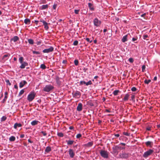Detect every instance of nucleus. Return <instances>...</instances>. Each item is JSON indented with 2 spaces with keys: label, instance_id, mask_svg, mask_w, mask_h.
Returning a JSON list of instances; mask_svg holds the SVG:
<instances>
[{
  "label": "nucleus",
  "instance_id": "obj_31",
  "mask_svg": "<svg viewBox=\"0 0 160 160\" xmlns=\"http://www.w3.org/2000/svg\"><path fill=\"white\" fill-rule=\"evenodd\" d=\"M7 118V117L6 116H2L1 119V122H3L5 121Z\"/></svg>",
  "mask_w": 160,
  "mask_h": 160
},
{
  "label": "nucleus",
  "instance_id": "obj_20",
  "mask_svg": "<svg viewBox=\"0 0 160 160\" xmlns=\"http://www.w3.org/2000/svg\"><path fill=\"white\" fill-rule=\"evenodd\" d=\"M22 126V125L21 123H16L14 124V128L15 129H16L17 127H21Z\"/></svg>",
  "mask_w": 160,
  "mask_h": 160
},
{
  "label": "nucleus",
  "instance_id": "obj_18",
  "mask_svg": "<svg viewBox=\"0 0 160 160\" xmlns=\"http://www.w3.org/2000/svg\"><path fill=\"white\" fill-rule=\"evenodd\" d=\"M40 8V9L41 10L45 9L48 8V4L42 5L41 6Z\"/></svg>",
  "mask_w": 160,
  "mask_h": 160
},
{
  "label": "nucleus",
  "instance_id": "obj_30",
  "mask_svg": "<svg viewBox=\"0 0 160 160\" xmlns=\"http://www.w3.org/2000/svg\"><path fill=\"white\" fill-rule=\"evenodd\" d=\"M19 39L18 37V36H15L12 39V40L14 42H16Z\"/></svg>",
  "mask_w": 160,
  "mask_h": 160
},
{
  "label": "nucleus",
  "instance_id": "obj_19",
  "mask_svg": "<svg viewBox=\"0 0 160 160\" xmlns=\"http://www.w3.org/2000/svg\"><path fill=\"white\" fill-rule=\"evenodd\" d=\"M66 142H67L68 145H72L73 144L74 141L72 140H66Z\"/></svg>",
  "mask_w": 160,
  "mask_h": 160
},
{
  "label": "nucleus",
  "instance_id": "obj_4",
  "mask_svg": "<svg viewBox=\"0 0 160 160\" xmlns=\"http://www.w3.org/2000/svg\"><path fill=\"white\" fill-rule=\"evenodd\" d=\"M129 155V154L128 153L122 152V153L119 154V158L122 159H127L128 158Z\"/></svg>",
  "mask_w": 160,
  "mask_h": 160
},
{
  "label": "nucleus",
  "instance_id": "obj_42",
  "mask_svg": "<svg viewBox=\"0 0 160 160\" xmlns=\"http://www.w3.org/2000/svg\"><path fill=\"white\" fill-rule=\"evenodd\" d=\"M81 137H82V135L80 133H79V134H77V135H76V137L78 139V138H81Z\"/></svg>",
  "mask_w": 160,
  "mask_h": 160
},
{
  "label": "nucleus",
  "instance_id": "obj_40",
  "mask_svg": "<svg viewBox=\"0 0 160 160\" xmlns=\"http://www.w3.org/2000/svg\"><path fill=\"white\" fill-rule=\"evenodd\" d=\"M85 40L89 43H91L92 42V40H90V39L88 38H86Z\"/></svg>",
  "mask_w": 160,
  "mask_h": 160
},
{
  "label": "nucleus",
  "instance_id": "obj_6",
  "mask_svg": "<svg viewBox=\"0 0 160 160\" xmlns=\"http://www.w3.org/2000/svg\"><path fill=\"white\" fill-rule=\"evenodd\" d=\"M72 94L73 98L78 99L79 98L81 95L80 92L78 91L73 92Z\"/></svg>",
  "mask_w": 160,
  "mask_h": 160
},
{
  "label": "nucleus",
  "instance_id": "obj_36",
  "mask_svg": "<svg viewBox=\"0 0 160 160\" xmlns=\"http://www.w3.org/2000/svg\"><path fill=\"white\" fill-rule=\"evenodd\" d=\"M79 62L78 60L76 59L74 61V63L75 66H78V64Z\"/></svg>",
  "mask_w": 160,
  "mask_h": 160
},
{
  "label": "nucleus",
  "instance_id": "obj_55",
  "mask_svg": "<svg viewBox=\"0 0 160 160\" xmlns=\"http://www.w3.org/2000/svg\"><path fill=\"white\" fill-rule=\"evenodd\" d=\"M148 37V35H144L143 36V38L144 39H146Z\"/></svg>",
  "mask_w": 160,
  "mask_h": 160
},
{
  "label": "nucleus",
  "instance_id": "obj_10",
  "mask_svg": "<svg viewBox=\"0 0 160 160\" xmlns=\"http://www.w3.org/2000/svg\"><path fill=\"white\" fill-rule=\"evenodd\" d=\"M40 21L42 22L43 25H44V28L46 30H48V29L49 27L48 26V23L43 20H41Z\"/></svg>",
  "mask_w": 160,
  "mask_h": 160
},
{
  "label": "nucleus",
  "instance_id": "obj_46",
  "mask_svg": "<svg viewBox=\"0 0 160 160\" xmlns=\"http://www.w3.org/2000/svg\"><path fill=\"white\" fill-rule=\"evenodd\" d=\"M41 42H42V41L41 40H40L38 41L37 42H36V44L38 45H40L41 44Z\"/></svg>",
  "mask_w": 160,
  "mask_h": 160
},
{
  "label": "nucleus",
  "instance_id": "obj_8",
  "mask_svg": "<svg viewBox=\"0 0 160 160\" xmlns=\"http://www.w3.org/2000/svg\"><path fill=\"white\" fill-rule=\"evenodd\" d=\"M93 23L94 26L96 27H99L101 24V22L97 18H95L94 19Z\"/></svg>",
  "mask_w": 160,
  "mask_h": 160
},
{
  "label": "nucleus",
  "instance_id": "obj_43",
  "mask_svg": "<svg viewBox=\"0 0 160 160\" xmlns=\"http://www.w3.org/2000/svg\"><path fill=\"white\" fill-rule=\"evenodd\" d=\"M32 52L33 54H40V52H39L33 50H32Z\"/></svg>",
  "mask_w": 160,
  "mask_h": 160
},
{
  "label": "nucleus",
  "instance_id": "obj_2",
  "mask_svg": "<svg viewBox=\"0 0 160 160\" xmlns=\"http://www.w3.org/2000/svg\"><path fill=\"white\" fill-rule=\"evenodd\" d=\"M36 93L34 92H31L30 94L28 95L27 97V100L29 102L32 101L34 98Z\"/></svg>",
  "mask_w": 160,
  "mask_h": 160
},
{
  "label": "nucleus",
  "instance_id": "obj_28",
  "mask_svg": "<svg viewBox=\"0 0 160 160\" xmlns=\"http://www.w3.org/2000/svg\"><path fill=\"white\" fill-rule=\"evenodd\" d=\"M120 92L119 90H115L114 91L112 92V94L114 96H117L118 95V93H120Z\"/></svg>",
  "mask_w": 160,
  "mask_h": 160
},
{
  "label": "nucleus",
  "instance_id": "obj_62",
  "mask_svg": "<svg viewBox=\"0 0 160 160\" xmlns=\"http://www.w3.org/2000/svg\"><path fill=\"white\" fill-rule=\"evenodd\" d=\"M24 137V135L23 134H21L20 136V138H23Z\"/></svg>",
  "mask_w": 160,
  "mask_h": 160
},
{
  "label": "nucleus",
  "instance_id": "obj_26",
  "mask_svg": "<svg viewBox=\"0 0 160 160\" xmlns=\"http://www.w3.org/2000/svg\"><path fill=\"white\" fill-rule=\"evenodd\" d=\"M51 151V149L50 147L48 146L45 149V152H48Z\"/></svg>",
  "mask_w": 160,
  "mask_h": 160
},
{
  "label": "nucleus",
  "instance_id": "obj_29",
  "mask_svg": "<svg viewBox=\"0 0 160 160\" xmlns=\"http://www.w3.org/2000/svg\"><path fill=\"white\" fill-rule=\"evenodd\" d=\"M28 43L30 44L33 45L34 43L33 40L32 39H28Z\"/></svg>",
  "mask_w": 160,
  "mask_h": 160
},
{
  "label": "nucleus",
  "instance_id": "obj_48",
  "mask_svg": "<svg viewBox=\"0 0 160 160\" xmlns=\"http://www.w3.org/2000/svg\"><path fill=\"white\" fill-rule=\"evenodd\" d=\"M128 61L131 63H132L134 60L132 58H130L128 59Z\"/></svg>",
  "mask_w": 160,
  "mask_h": 160
},
{
  "label": "nucleus",
  "instance_id": "obj_3",
  "mask_svg": "<svg viewBox=\"0 0 160 160\" xmlns=\"http://www.w3.org/2000/svg\"><path fill=\"white\" fill-rule=\"evenodd\" d=\"M153 152V150L151 149H149L144 152L142 155V156L145 158H147L149 156L151 155Z\"/></svg>",
  "mask_w": 160,
  "mask_h": 160
},
{
  "label": "nucleus",
  "instance_id": "obj_60",
  "mask_svg": "<svg viewBox=\"0 0 160 160\" xmlns=\"http://www.w3.org/2000/svg\"><path fill=\"white\" fill-rule=\"evenodd\" d=\"M114 136H115L117 137H118L120 135L119 134H115L114 135Z\"/></svg>",
  "mask_w": 160,
  "mask_h": 160
},
{
  "label": "nucleus",
  "instance_id": "obj_61",
  "mask_svg": "<svg viewBox=\"0 0 160 160\" xmlns=\"http://www.w3.org/2000/svg\"><path fill=\"white\" fill-rule=\"evenodd\" d=\"M14 88H15L18 89V86L17 85H16V84L14 86Z\"/></svg>",
  "mask_w": 160,
  "mask_h": 160
},
{
  "label": "nucleus",
  "instance_id": "obj_14",
  "mask_svg": "<svg viewBox=\"0 0 160 160\" xmlns=\"http://www.w3.org/2000/svg\"><path fill=\"white\" fill-rule=\"evenodd\" d=\"M145 144L147 146L149 147L150 148L152 147L153 145V142L150 141L146 142Z\"/></svg>",
  "mask_w": 160,
  "mask_h": 160
},
{
  "label": "nucleus",
  "instance_id": "obj_57",
  "mask_svg": "<svg viewBox=\"0 0 160 160\" xmlns=\"http://www.w3.org/2000/svg\"><path fill=\"white\" fill-rule=\"evenodd\" d=\"M113 152L114 153H116L117 154L118 153V152L117 150H113Z\"/></svg>",
  "mask_w": 160,
  "mask_h": 160
},
{
  "label": "nucleus",
  "instance_id": "obj_12",
  "mask_svg": "<svg viewBox=\"0 0 160 160\" xmlns=\"http://www.w3.org/2000/svg\"><path fill=\"white\" fill-rule=\"evenodd\" d=\"M82 103H79L78 104L77 108V111L80 112L82 110Z\"/></svg>",
  "mask_w": 160,
  "mask_h": 160
},
{
  "label": "nucleus",
  "instance_id": "obj_13",
  "mask_svg": "<svg viewBox=\"0 0 160 160\" xmlns=\"http://www.w3.org/2000/svg\"><path fill=\"white\" fill-rule=\"evenodd\" d=\"M10 56V54L9 53L5 54L3 55L2 58V60L5 62L7 60H8L9 57Z\"/></svg>",
  "mask_w": 160,
  "mask_h": 160
},
{
  "label": "nucleus",
  "instance_id": "obj_17",
  "mask_svg": "<svg viewBox=\"0 0 160 160\" xmlns=\"http://www.w3.org/2000/svg\"><path fill=\"white\" fill-rule=\"evenodd\" d=\"M128 35H126L125 36H124L122 39V41L123 42H125L127 41L128 40Z\"/></svg>",
  "mask_w": 160,
  "mask_h": 160
},
{
  "label": "nucleus",
  "instance_id": "obj_35",
  "mask_svg": "<svg viewBox=\"0 0 160 160\" xmlns=\"http://www.w3.org/2000/svg\"><path fill=\"white\" fill-rule=\"evenodd\" d=\"M56 81L58 84L59 85L61 84V82L59 81V78H56Z\"/></svg>",
  "mask_w": 160,
  "mask_h": 160
},
{
  "label": "nucleus",
  "instance_id": "obj_53",
  "mask_svg": "<svg viewBox=\"0 0 160 160\" xmlns=\"http://www.w3.org/2000/svg\"><path fill=\"white\" fill-rule=\"evenodd\" d=\"M57 7V5L56 4H54L53 5L52 8L53 9H54V10H55L56 9Z\"/></svg>",
  "mask_w": 160,
  "mask_h": 160
},
{
  "label": "nucleus",
  "instance_id": "obj_5",
  "mask_svg": "<svg viewBox=\"0 0 160 160\" xmlns=\"http://www.w3.org/2000/svg\"><path fill=\"white\" fill-rule=\"evenodd\" d=\"M54 87L51 85H48L45 86L43 88V91L46 92H49L51 90L53 89Z\"/></svg>",
  "mask_w": 160,
  "mask_h": 160
},
{
  "label": "nucleus",
  "instance_id": "obj_58",
  "mask_svg": "<svg viewBox=\"0 0 160 160\" xmlns=\"http://www.w3.org/2000/svg\"><path fill=\"white\" fill-rule=\"evenodd\" d=\"M28 141L29 142L32 143H33V142L30 139H28Z\"/></svg>",
  "mask_w": 160,
  "mask_h": 160
},
{
  "label": "nucleus",
  "instance_id": "obj_24",
  "mask_svg": "<svg viewBox=\"0 0 160 160\" xmlns=\"http://www.w3.org/2000/svg\"><path fill=\"white\" fill-rule=\"evenodd\" d=\"M30 22V20L28 18H26L24 20V22L25 24H29Z\"/></svg>",
  "mask_w": 160,
  "mask_h": 160
},
{
  "label": "nucleus",
  "instance_id": "obj_51",
  "mask_svg": "<svg viewBox=\"0 0 160 160\" xmlns=\"http://www.w3.org/2000/svg\"><path fill=\"white\" fill-rule=\"evenodd\" d=\"M41 133H42L44 136H46L47 135V133L46 132H45L42 131L41 132Z\"/></svg>",
  "mask_w": 160,
  "mask_h": 160
},
{
  "label": "nucleus",
  "instance_id": "obj_41",
  "mask_svg": "<svg viewBox=\"0 0 160 160\" xmlns=\"http://www.w3.org/2000/svg\"><path fill=\"white\" fill-rule=\"evenodd\" d=\"M6 82L7 83V84L9 86L11 85V83L10 82L9 80L7 79L5 80Z\"/></svg>",
  "mask_w": 160,
  "mask_h": 160
},
{
  "label": "nucleus",
  "instance_id": "obj_45",
  "mask_svg": "<svg viewBox=\"0 0 160 160\" xmlns=\"http://www.w3.org/2000/svg\"><path fill=\"white\" fill-rule=\"evenodd\" d=\"M123 134L126 136H129L130 135V133H128L127 132H123Z\"/></svg>",
  "mask_w": 160,
  "mask_h": 160
},
{
  "label": "nucleus",
  "instance_id": "obj_39",
  "mask_svg": "<svg viewBox=\"0 0 160 160\" xmlns=\"http://www.w3.org/2000/svg\"><path fill=\"white\" fill-rule=\"evenodd\" d=\"M151 81L150 80H145L144 81V82L146 84H148L150 82H151Z\"/></svg>",
  "mask_w": 160,
  "mask_h": 160
},
{
  "label": "nucleus",
  "instance_id": "obj_33",
  "mask_svg": "<svg viewBox=\"0 0 160 160\" xmlns=\"http://www.w3.org/2000/svg\"><path fill=\"white\" fill-rule=\"evenodd\" d=\"M57 135L58 137H62L64 136L63 134L61 132H58L57 133Z\"/></svg>",
  "mask_w": 160,
  "mask_h": 160
},
{
  "label": "nucleus",
  "instance_id": "obj_47",
  "mask_svg": "<svg viewBox=\"0 0 160 160\" xmlns=\"http://www.w3.org/2000/svg\"><path fill=\"white\" fill-rule=\"evenodd\" d=\"M137 89V88L135 87H132L131 89L132 91V92L136 91Z\"/></svg>",
  "mask_w": 160,
  "mask_h": 160
},
{
  "label": "nucleus",
  "instance_id": "obj_37",
  "mask_svg": "<svg viewBox=\"0 0 160 160\" xmlns=\"http://www.w3.org/2000/svg\"><path fill=\"white\" fill-rule=\"evenodd\" d=\"M119 147L118 146H116L112 148L113 150H117L119 149Z\"/></svg>",
  "mask_w": 160,
  "mask_h": 160
},
{
  "label": "nucleus",
  "instance_id": "obj_50",
  "mask_svg": "<svg viewBox=\"0 0 160 160\" xmlns=\"http://www.w3.org/2000/svg\"><path fill=\"white\" fill-rule=\"evenodd\" d=\"M79 10L75 9L74 10V12L76 14H78L79 13Z\"/></svg>",
  "mask_w": 160,
  "mask_h": 160
},
{
  "label": "nucleus",
  "instance_id": "obj_59",
  "mask_svg": "<svg viewBox=\"0 0 160 160\" xmlns=\"http://www.w3.org/2000/svg\"><path fill=\"white\" fill-rule=\"evenodd\" d=\"M146 15V13H144L142 14L141 15V17H144Z\"/></svg>",
  "mask_w": 160,
  "mask_h": 160
},
{
  "label": "nucleus",
  "instance_id": "obj_54",
  "mask_svg": "<svg viewBox=\"0 0 160 160\" xmlns=\"http://www.w3.org/2000/svg\"><path fill=\"white\" fill-rule=\"evenodd\" d=\"M135 96L134 95H132L131 96V99L132 100H134Z\"/></svg>",
  "mask_w": 160,
  "mask_h": 160
},
{
  "label": "nucleus",
  "instance_id": "obj_32",
  "mask_svg": "<svg viewBox=\"0 0 160 160\" xmlns=\"http://www.w3.org/2000/svg\"><path fill=\"white\" fill-rule=\"evenodd\" d=\"M24 91L23 89L21 90L18 94V96H21L24 93Z\"/></svg>",
  "mask_w": 160,
  "mask_h": 160
},
{
  "label": "nucleus",
  "instance_id": "obj_38",
  "mask_svg": "<svg viewBox=\"0 0 160 160\" xmlns=\"http://www.w3.org/2000/svg\"><path fill=\"white\" fill-rule=\"evenodd\" d=\"M40 68L43 69H44L46 68V66L44 64H42L40 66Z\"/></svg>",
  "mask_w": 160,
  "mask_h": 160
},
{
  "label": "nucleus",
  "instance_id": "obj_1",
  "mask_svg": "<svg viewBox=\"0 0 160 160\" xmlns=\"http://www.w3.org/2000/svg\"><path fill=\"white\" fill-rule=\"evenodd\" d=\"M23 58L22 57H20L19 58V61L21 64L20 67L22 69L24 68L26 66L28 65L27 62H23Z\"/></svg>",
  "mask_w": 160,
  "mask_h": 160
},
{
  "label": "nucleus",
  "instance_id": "obj_25",
  "mask_svg": "<svg viewBox=\"0 0 160 160\" xmlns=\"http://www.w3.org/2000/svg\"><path fill=\"white\" fill-rule=\"evenodd\" d=\"M4 95H5V96H4V98L3 99V100L2 102V103H4L6 101V99L8 97H7V95H8V92H5Z\"/></svg>",
  "mask_w": 160,
  "mask_h": 160
},
{
  "label": "nucleus",
  "instance_id": "obj_7",
  "mask_svg": "<svg viewBox=\"0 0 160 160\" xmlns=\"http://www.w3.org/2000/svg\"><path fill=\"white\" fill-rule=\"evenodd\" d=\"M100 153L101 155L104 158H107L108 157V153L107 151L101 150L100 151Z\"/></svg>",
  "mask_w": 160,
  "mask_h": 160
},
{
  "label": "nucleus",
  "instance_id": "obj_34",
  "mask_svg": "<svg viewBox=\"0 0 160 160\" xmlns=\"http://www.w3.org/2000/svg\"><path fill=\"white\" fill-rule=\"evenodd\" d=\"M92 81L91 80L89 81L88 82H86V83H85V84L86 86H88L89 85H91L92 84Z\"/></svg>",
  "mask_w": 160,
  "mask_h": 160
},
{
  "label": "nucleus",
  "instance_id": "obj_11",
  "mask_svg": "<svg viewBox=\"0 0 160 160\" xmlns=\"http://www.w3.org/2000/svg\"><path fill=\"white\" fill-rule=\"evenodd\" d=\"M68 153L70 157L71 158H73L75 156V153L73 152V151L71 149H69Z\"/></svg>",
  "mask_w": 160,
  "mask_h": 160
},
{
  "label": "nucleus",
  "instance_id": "obj_27",
  "mask_svg": "<svg viewBox=\"0 0 160 160\" xmlns=\"http://www.w3.org/2000/svg\"><path fill=\"white\" fill-rule=\"evenodd\" d=\"M15 137L13 136H12L9 138V140L10 142H14L15 141Z\"/></svg>",
  "mask_w": 160,
  "mask_h": 160
},
{
  "label": "nucleus",
  "instance_id": "obj_22",
  "mask_svg": "<svg viewBox=\"0 0 160 160\" xmlns=\"http://www.w3.org/2000/svg\"><path fill=\"white\" fill-rule=\"evenodd\" d=\"M93 145V142H88L87 143L84 144V146L86 147H90Z\"/></svg>",
  "mask_w": 160,
  "mask_h": 160
},
{
  "label": "nucleus",
  "instance_id": "obj_64",
  "mask_svg": "<svg viewBox=\"0 0 160 160\" xmlns=\"http://www.w3.org/2000/svg\"><path fill=\"white\" fill-rule=\"evenodd\" d=\"M146 129L148 131H150L151 130V128L150 127H148Z\"/></svg>",
  "mask_w": 160,
  "mask_h": 160
},
{
  "label": "nucleus",
  "instance_id": "obj_56",
  "mask_svg": "<svg viewBox=\"0 0 160 160\" xmlns=\"http://www.w3.org/2000/svg\"><path fill=\"white\" fill-rule=\"evenodd\" d=\"M137 38H132V41L133 42H134L135 41L137 40Z\"/></svg>",
  "mask_w": 160,
  "mask_h": 160
},
{
  "label": "nucleus",
  "instance_id": "obj_21",
  "mask_svg": "<svg viewBox=\"0 0 160 160\" xmlns=\"http://www.w3.org/2000/svg\"><path fill=\"white\" fill-rule=\"evenodd\" d=\"M129 96V95L128 94H125L124 98L122 99L123 100L125 101H128V99Z\"/></svg>",
  "mask_w": 160,
  "mask_h": 160
},
{
  "label": "nucleus",
  "instance_id": "obj_52",
  "mask_svg": "<svg viewBox=\"0 0 160 160\" xmlns=\"http://www.w3.org/2000/svg\"><path fill=\"white\" fill-rule=\"evenodd\" d=\"M146 67L145 65H143L142 66V72H144L145 70Z\"/></svg>",
  "mask_w": 160,
  "mask_h": 160
},
{
  "label": "nucleus",
  "instance_id": "obj_16",
  "mask_svg": "<svg viewBox=\"0 0 160 160\" xmlns=\"http://www.w3.org/2000/svg\"><path fill=\"white\" fill-rule=\"evenodd\" d=\"M88 7L91 11H93L94 10V8L93 5L91 3H88Z\"/></svg>",
  "mask_w": 160,
  "mask_h": 160
},
{
  "label": "nucleus",
  "instance_id": "obj_63",
  "mask_svg": "<svg viewBox=\"0 0 160 160\" xmlns=\"http://www.w3.org/2000/svg\"><path fill=\"white\" fill-rule=\"evenodd\" d=\"M74 128V127L73 126H70L69 127V129L70 130L73 129Z\"/></svg>",
  "mask_w": 160,
  "mask_h": 160
},
{
  "label": "nucleus",
  "instance_id": "obj_49",
  "mask_svg": "<svg viewBox=\"0 0 160 160\" xmlns=\"http://www.w3.org/2000/svg\"><path fill=\"white\" fill-rule=\"evenodd\" d=\"M85 83H86V82L84 81H81L80 82V85H82L83 84H85Z\"/></svg>",
  "mask_w": 160,
  "mask_h": 160
},
{
  "label": "nucleus",
  "instance_id": "obj_15",
  "mask_svg": "<svg viewBox=\"0 0 160 160\" xmlns=\"http://www.w3.org/2000/svg\"><path fill=\"white\" fill-rule=\"evenodd\" d=\"M26 83H27V82L25 81H22L20 82L19 87L21 88H22Z\"/></svg>",
  "mask_w": 160,
  "mask_h": 160
},
{
  "label": "nucleus",
  "instance_id": "obj_44",
  "mask_svg": "<svg viewBox=\"0 0 160 160\" xmlns=\"http://www.w3.org/2000/svg\"><path fill=\"white\" fill-rule=\"evenodd\" d=\"M78 44V41L77 40L75 41L73 43V45L75 46L77 45Z\"/></svg>",
  "mask_w": 160,
  "mask_h": 160
},
{
  "label": "nucleus",
  "instance_id": "obj_9",
  "mask_svg": "<svg viewBox=\"0 0 160 160\" xmlns=\"http://www.w3.org/2000/svg\"><path fill=\"white\" fill-rule=\"evenodd\" d=\"M54 50V48L52 46H50L48 48L44 49L42 52L44 53H48L52 52Z\"/></svg>",
  "mask_w": 160,
  "mask_h": 160
},
{
  "label": "nucleus",
  "instance_id": "obj_23",
  "mask_svg": "<svg viewBox=\"0 0 160 160\" xmlns=\"http://www.w3.org/2000/svg\"><path fill=\"white\" fill-rule=\"evenodd\" d=\"M38 122H39V121H38L35 120L32 121L31 122V124L32 126H34V125H37Z\"/></svg>",
  "mask_w": 160,
  "mask_h": 160
}]
</instances>
